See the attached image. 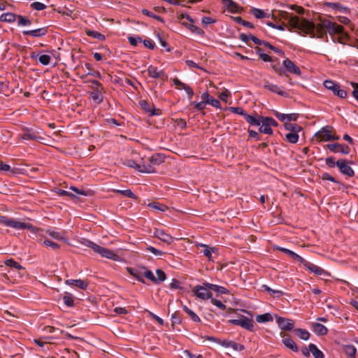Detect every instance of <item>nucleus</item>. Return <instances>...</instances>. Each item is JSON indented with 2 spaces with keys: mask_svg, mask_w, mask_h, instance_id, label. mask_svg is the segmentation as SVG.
<instances>
[{
  "mask_svg": "<svg viewBox=\"0 0 358 358\" xmlns=\"http://www.w3.org/2000/svg\"><path fill=\"white\" fill-rule=\"evenodd\" d=\"M290 24L293 29H299L308 34L311 38L317 36L322 38L326 34V27H323V20H321L320 23L315 24L306 19L300 20L297 16H294L290 19Z\"/></svg>",
  "mask_w": 358,
  "mask_h": 358,
  "instance_id": "1",
  "label": "nucleus"
},
{
  "mask_svg": "<svg viewBox=\"0 0 358 358\" xmlns=\"http://www.w3.org/2000/svg\"><path fill=\"white\" fill-rule=\"evenodd\" d=\"M82 243L86 247L92 248L94 252L99 254L103 257L113 260H116L118 258V255L113 250L101 247L88 239H84Z\"/></svg>",
  "mask_w": 358,
  "mask_h": 358,
  "instance_id": "2",
  "label": "nucleus"
},
{
  "mask_svg": "<svg viewBox=\"0 0 358 358\" xmlns=\"http://www.w3.org/2000/svg\"><path fill=\"white\" fill-rule=\"evenodd\" d=\"M0 224L9 227L13 229H24L30 228V225L29 224H26L24 222H21L16 221L13 219L8 218L6 216H3L0 215Z\"/></svg>",
  "mask_w": 358,
  "mask_h": 358,
  "instance_id": "3",
  "label": "nucleus"
},
{
  "mask_svg": "<svg viewBox=\"0 0 358 358\" xmlns=\"http://www.w3.org/2000/svg\"><path fill=\"white\" fill-rule=\"evenodd\" d=\"M229 324L241 326V327L249 330L253 331L254 321L252 319H249L245 316L241 315L238 319L229 320Z\"/></svg>",
  "mask_w": 358,
  "mask_h": 358,
  "instance_id": "4",
  "label": "nucleus"
},
{
  "mask_svg": "<svg viewBox=\"0 0 358 358\" xmlns=\"http://www.w3.org/2000/svg\"><path fill=\"white\" fill-rule=\"evenodd\" d=\"M324 86L332 91L334 94L341 99H344L347 96V93L345 90H341L338 84L335 83L332 80H325L324 82Z\"/></svg>",
  "mask_w": 358,
  "mask_h": 358,
  "instance_id": "5",
  "label": "nucleus"
},
{
  "mask_svg": "<svg viewBox=\"0 0 358 358\" xmlns=\"http://www.w3.org/2000/svg\"><path fill=\"white\" fill-rule=\"evenodd\" d=\"M40 132L33 128H23V133L20 134L23 140L29 141L33 140L39 141L42 138L39 136Z\"/></svg>",
  "mask_w": 358,
  "mask_h": 358,
  "instance_id": "6",
  "label": "nucleus"
},
{
  "mask_svg": "<svg viewBox=\"0 0 358 358\" xmlns=\"http://www.w3.org/2000/svg\"><path fill=\"white\" fill-rule=\"evenodd\" d=\"M336 166L339 169L341 173L348 177H352L355 175L353 169L349 166V163L346 159H341L336 162Z\"/></svg>",
  "mask_w": 358,
  "mask_h": 358,
  "instance_id": "7",
  "label": "nucleus"
},
{
  "mask_svg": "<svg viewBox=\"0 0 358 358\" xmlns=\"http://www.w3.org/2000/svg\"><path fill=\"white\" fill-rule=\"evenodd\" d=\"M210 289H208L207 287L203 285H196L194 289L193 292H194V294L201 299L206 300L212 298V293L210 292Z\"/></svg>",
  "mask_w": 358,
  "mask_h": 358,
  "instance_id": "8",
  "label": "nucleus"
},
{
  "mask_svg": "<svg viewBox=\"0 0 358 358\" xmlns=\"http://www.w3.org/2000/svg\"><path fill=\"white\" fill-rule=\"evenodd\" d=\"M323 27H326V29L330 35L334 34H342L344 29L343 27L329 21V20H323Z\"/></svg>",
  "mask_w": 358,
  "mask_h": 358,
  "instance_id": "9",
  "label": "nucleus"
},
{
  "mask_svg": "<svg viewBox=\"0 0 358 358\" xmlns=\"http://www.w3.org/2000/svg\"><path fill=\"white\" fill-rule=\"evenodd\" d=\"M276 322L280 329L283 331H291L294 327V322L288 318L279 317L275 315Z\"/></svg>",
  "mask_w": 358,
  "mask_h": 358,
  "instance_id": "10",
  "label": "nucleus"
},
{
  "mask_svg": "<svg viewBox=\"0 0 358 358\" xmlns=\"http://www.w3.org/2000/svg\"><path fill=\"white\" fill-rule=\"evenodd\" d=\"M327 149H329L331 152L334 153H341L343 155H348L350 152V148L349 146L340 144V143H332L327 144L325 146Z\"/></svg>",
  "mask_w": 358,
  "mask_h": 358,
  "instance_id": "11",
  "label": "nucleus"
},
{
  "mask_svg": "<svg viewBox=\"0 0 358 358\" xmlns=\"http://www.w3.org/2000/svg\"><path fill=\"white\" fill-rule=\"evenodd\" d=\"M48 27H43L35 29L24 30L22 33L24 36H30L33 38H41L48 34Z\"/></svg>",
  "mask_w": 358,
  "mask_h": 358,
  "instance_id": "12",
  "label": "nucleus"
},
{
  "mask_svg": "<svg viewBox=\"0 0 358 358\" xmlns=\"http://www.w3.org/2000/svg\"><path fill=\"white\" fill-rule=\"evenodd\" d=\"M138 104L145 113H149L151 116L161 114L159 109L155 108L153 104H150L145 100H140Z\"/></svg>",
  "mask_w": 358,
  "mask_h": 358,
  "instance_id": "13",
  "label": "nucleus"
},
{
  "mask_svg": "<svg viewBox=\"0 0 358 358\" xmlns=\"http://www.w3.org/2000/svg\"><path fill=\"white\" fill-rule=\"evenodd\" d=\"M153 236L159 238L160 241L169 245L171 244L173 241V238L171 235L166 234L164 231L159 229H155Z\"/></svg>",
  "mask_w": 358,
  "mask_h": 358,
  "instance_id": "14",
  "label": "nucleus"
},
{
  "mask_svg": "<svg viewBox=\"0 0 358 358\" xmlns=\"http://www.w3.org/2000/svg\"><path fill=\"white\" fill-rule=\"evenodd\" d=\"M283 66L285 69V71H288L289 73H294L297 76H300L301 73V71L300 69L295 65V64L291 61L289 59H285L283 62Z\"/></svg>",
  "mask_w": 358,
  "mask_h": 358,
  "instance_id": "15",
  "label": "nucleus"
},
{
  "mask_svg": "<svg viewBox=\"0 0 358 358\" xmlns=\"http://www.w3.org/2000/svg\"><path fill=\"white\" fill-rule=\"evenodd\" d=\"M306 268L310 270L311 272L314 273L317 275H322L323 274H327V273L321 267L315 265L306 259L301 263Z\"/></svg>",
  "mask_w": 358,
  "mask_h": 358,
  "instance_id": "16",
  "label": "nucleus"
},
{
  "mask_svg": "<svg viewBox=\"0 0 358 358\" xmlns=\"http://www.w3.org/2000/svg\"><path fill=\"white\" fill-rule=\"evenodd\" d=\"M173 83L176 85V88H178V90H181V89L184 90L186 92V93L187 94L189 99H192V98L194 95V92H193L192 89L189 85H186L185 83H182L177 78H175L173 80Z\"/></svg>",
  "mask_w": 358,
  "mask_h": 358,
  "instance_id": "17",
  "label": "nucleus"
},
{
  "mask_svg": "<svg viewBox=\"0 0 358 358\" xmlns=\"http://www.w3.org/2000/svg\"><path fill=\"white\" fill-rule=\"evenodd\" d=\"M315 136L318 138L320 141H329L331 138V130L327 127H322L320 130L315 133Z\"/></svg>",
  "mask_w": 358,
  "mask_h": 358,
  "instance_id": "18",
  "label": "nucleus"
},
{
  "mask_svg": "<svg viewBox=\"0 0 358 358\" xmlns=\"http://www.w3.org/2000/svg\"><path fill=\"white\" fill-rule=\"evenodd\" d=\"M201 99L204 101L206 105V104H210L212 106L216 108H221V104L220 103V101L217 100V99H214L213 97H212L208 91L203 92L202 94H201Z\"/></svg>",
  "mask_w": 358,
  "mask_h": 358,
  "instance_id": "19",
  "label": "nucleus"
},
{
  "mask_svg": "<svg viewBox=\"0 0 358 358\" xmlns=\"http://www.w3.org/2000/svg\"><path fill=\"white\" fill-rule=\"evenodd\" d=\"M263 87L264 89H266L268 90H269L273 93H276L279 95H281L283 96H287V93H286L285 92L282 90L281 88L278 85L270 83L268 81H265Z\"/></svg>",
  "mask_w": 358,
  "mask_h": 358,
  "instance_id": "20",
  "label": "nucleus"
},
{
  "mask_svg": "<svg viewBox=\"0 0 358 358\" xmlns=\"http://www.w3.org/2000/svg\"><path fill=\"white\" fill-rule=\"evenodd\" d=\"M274 248L277 250H279V251H281V252L285 253L286 255H289L292 259H293L294 260H295L298 262L302 263V262L304 259L303 257H301V256H299V255H297L296 253L294 252L293 251H292L289 249H287V248H282L280 246H278V245L274 246Z\"/></svg>",
  "mask_w": 358,
  "mask_h": 358,
  "instance_id": "21",
  "label": "nucleus"
},
{
  "mask_svg": "<svg viewBox=\"0 0 358 358\" xmlns=\"http://www.w3.org/2000/svg\"><path fill=\"white\" fill-rule=\"evenodd\" d=\"M127 271L128 273L134 276L137 280L141 282L145 283V280L143 278V270L142 267H139L138 268H127Z\"/></svg>",
  "mask_w": 358,
  "mask_h": 358,
  "instance_id": "22",
  "label": "nucleus"
},
{
  "mask_svg": "<svg viewBox=\"0 0 358 358\" xmlns=\"http://www.w3.org/2000/svg\"><path fill=\"white\" fill-rule=\"evenodd\" d=\"M65 283L68 285H74L81 289H87L88 287V282L85 280L81 279L77 280H66Z\"/></svg>",
  "mask_w": 358,
  "mask_h": 358,
  "instance_id": "23",
  "label": "nucleus"
},
{
  "mask_svg": "<svg viewBox=\"0 0 358 358\" xmlns=\"http://www.w3.org/2000/svg\"><path fill=\"white\" fill-rule=\"evenodd\" d=\"M147 71L148 76L153 78H160L165 76L164 71L159 70L157 67L152 65L148 68Z\"/></svg>",
  "mask_w": 358,
  "mask_h": 358,
  "instance_id": "24",
  "label": "nucleus"
},
{
  "mask_svg": "<svg viewBox=\"0 0 358 358\" xmlns=\"http://www.w3.org/2000/svg\"><path fill=\"white\" fill-rule=\"evenodd\" d=\"M220 344L225 348H231L236 351H242L245 349L243 345L232 341L224 340L220 342Z\"/></svg>",
  "mask_w": 358,
  "mask_h": 358,
  "instance_id": "25",
  "label": "nucleus"
},
{
  "mask_svg": "<svg viewBox=\"0 0 358 358\" xmlns=\"http://www.w3.org/2000/svg\"><path fill=\"white\" fill-rule=\"evenodd\" d=\"M260 125L261 127L259 129V132L269 135L273 134V130L266 122L264 116H261Z\"/></svg>",
  "mask_w": 358,
  "mask_h": 358,
  "instance_id": "26",
  "label": "nucleus"
},
{
  "mask_svg": "<svg viewBox=\"0 0 358 358\" xmlns=\"http://www.w3.org/2000/svg\"><path fill=\"white\" fill-rule=\"evenodd\" d=\"M312 330L315 334L318 336H324L327 334V328L322 324L320 323H313L312 324Z\"/></svg>",
  "mask_w": 358,
  "mask_h": 358,
  "instance_id": "27",
  "label": "nucleus"
},
{
  "mask_svg": "<svg viewBox=\"0 0 358 358\" xmlns=\"http://www.w3.org/2000/svg\"><path fill=\"white\" fill-rule=\"evenodd\" d=\"M203 285L207 287L210 290H213L219 294H228L229 291L224 287L217 285L211 284L207 282H203Z\"/></svg>",
  "mask_w": 358,
  "mask_h": 358,
  "instance_id": "28",
  "label": "nucleus"
},
{
  "mask_svg": "<svg viewBox=\"0 0 358 358\" xmlns=\"http://www.w3.org/2000/svg\"><path fill=\"white\" fill-rule=\"evenodd\" d=\"M139 166H140L138 167V171L139 172L148 173L155 172V169L149 161L148 163L143 162V164H140Z\"/></svg>",
  "mask_w": 358,
  "mask_h": 358,
  "instance_id": "29",
  "label": "nucleus"
},
{
  "mask_svg": "<svg viewBox=\"0 0 358 358\" xmlns=\"http://www.w3.org/2000/svg\"><path fill=\"white\" fill-rule=\"evenodd\" d=\"M244 118L245 121L252 126L260 125L261 115H251L247 113Z\"/></svg>",
  "mask_w": 358,
  "mask_h": 358,
  "instance_id": "30",
  "label": "nucleus"
},
{
  "mask_svg": "<svg viewBox=\"0 0 358 358\" xmlns=\"http://www.w3.org/2000/svg\"><path fill=\"white\" fill-rule=\"evenodd\" d=\"M148 161L155 167V166H157V165L162 164L164 162V157L162 154L156 153V154H154L150 157H149Z\"/></svg>",
  "mask_w": 358,
  "mask_h": 358,
  "instance_id": "31",
  "label": "nucleus"
},
{
  "mask_svg": "<svg viewBox=\"0 0 358 358\" xmlns=\"http://www.w3.org/2000/svg\"><path fill=\"white\" fill-rule=\"evenodd\" d=\"M225 6L227 9L233 13H237L238 10V6L232 0H220Z\"/></svg>",
  "mask_w": 358,
  "mask_h": 358,
  "instance_id": "32",
  "label": "nucleus"
},
{
  "mask_svg": "<svg viewBox=\"0 0 358 358\" xmlns=\"http://www.w3.org/2000/svg\"><path fill=\"white\" fill-rule=\"evenodd\" d=\"M17 15L13 13H3L0 16V21L1 22H14L16 19H17Z\"/></svg>",
  "mask_w": 358,
  "mask_h": 358,
  "instance_id": "33",
  "label": "nucleus"
},
{
  "mask_svg": "<svg viewBox=\"0 0 358 358\" xmlns=\"http://www.w3.org/2000/svg\"><path fill=\"white\" fill-rule=\"evenodd\" d=\"M326 5L327 7L332 9H336L345 13H349L350 9L348 7H343L340 3L334 2H327Z\"/></svg>",
  "mask_w": 358,
  "mask_h": 358,
  "instance_id": "34",
  "label": "nucleus"
},
{
  "mask_svg": "<svg viewBox=\"0 0 358 358\" xmlns=\"http://www.w3.org/2000/svg\"><path fill=\"white\" fill-rule=\"evenodd\" d=\"M282 343L287 348L294 352H297L299 348L295 342L290 338H286L282 340Z\"/></svg>",
  "mask_w": 358,
  "mask_h": 358,
  "instance_id": "35",
  "label": "nucleus"
},
{
  "mask_svg": "<svg viewBox=\"0 0 358 358\" xmlns=\"http://www.w3.org/2000/svg\"><path fill=\"white\" fill-rule=\"evenodd\" d=\"M309 348L315 358H324V355L323 352L317 348V347L313 344H309Z\"/></svg>",
  "mask_w": 358,
  "mask_h": 358,
  "instance_id": "36",
  "label": "nucleus"
},
{
  "mask_svg": "<svg viewBox=\"0 0 358 358\" xmlns=\"http://www.w3.org/2000/svg\"><path fill=\"white\" fill-rule=\"evenodd\" d=\"M250 13L257 18V19H262L265 17H268V15H267L263 10L257 8H252L250 10Z\"/></svg>",
  "mask_w": 358,
  "mask_h": 358,
  "instance_id": "37",
  "label": "nucleus"
},
{
  "mask_svg": "<svg viewBox=\"0 0 358 358\" xmlns=\"http://www.w3.org/2000/svg\"><path fill=\"white\" fill-rule=\"evenodd\" d=\"M90 97L98 103H101L103 101L101 89L96 88L95 91L90 92Z\"/></svg>",
  "mask_w": 358,
  "mask_h": 358,
  "instance_id": "38",
  "label": "nucleus"
},
{
  "mask_svg": "<svg viewBox=\"0 0 358 358\" xmlns=\"http://www.w3.org/2000/svg\"><path fill=\"white\" fill-rule=\"evenodd\" d=\"M142 270H143V277H145L146 278H148L152 282L157 284V278H156V277H155L154 274L152 273V272L150 270L148 269L145 266H142Z\"/></svg>",
  "mask_w": 358,
  "mask_h": 358,
  "instance_id": "39",
  "label": "nucleus"
},
{
  "mask_svg": "<svg viewBox=\"0 0 358 358\" xmlns=\"http://www.w3.org/2000/svg\"><path fill=\"white\" fill-rule=\"evenodd\" d=\"M256 320L257 322H259V323H264V322H272L273 321V317L272 315L268 313H264V314H262V315H259L256 317Z\"/></svg>",
  "mask_w": 358,
  "mask_h": 358,
  "instance_id": "40",
  "label": "nucleus"
},
{
  "mask_svg": "<svg viewBox=\"0 0 358 358\" xmlns=\"http://www.w3.org/2000/svg\"><path fill=\"white\" fill-rule=\"evenodd\" d=\"M343 351L346 355L351 358H355L356 355V348L351 345H346L343 347Z\"/></svg>",
  "mask_w": 358,
  "mask_h": 358,
  "instance_id": "41",
  "label": "nucleus"
},
{
  "mask_svg": "<svg viewBox=\"0 0 358 358\" xmlns=\"http://www.w3.org/2000/svg\"><path fill=\"white\" fill-rule=\"evenodd\" d=\"M285 128L286 130L290 131V132L292 133H298L302 129L301 126L296 124H292L289 122L285 123Z\"/></svg>",
  "mask_w": 358,
  "mask_h": 358,
  "instance_id": "42",
  "label": "nucleus"
},
{
  "mask_svg": "<svg viewBox=\"0 0 358 358\" xmlns=\"http://www.w3.org/2000/svg\"><path fill=\"white\" fill-rule=\"evenodd\" d=\"M183 310L188 314L191 320L194 322H199L201 321L199 317L192 310L188 308L186 306H183Z\"/></svg>",
  "mask_w": 358,
  "mask_h": 358,
  "instance_id": "43",
  "label": "nucleus"
},
{
  "mask_svg": "<svg viewBox=\"0 0 358 358\" xmlns=\"http://www.w3.org/2000/svg\"><path fill=\"white\" fill-rule=\"evenodd\" d=\"M17 25L19 27L29 26L31 24V20L25 16L18 15H17Z\"/></svg>",
  "mask_w": 358,
  "mask_h": 358,
  "instance_id": "44",
  "label": "nucleus"
},
{
  "mask_svg": "<svg viewBox=\"0 0 358 358\" xmlns=\"http://www.w3.org/2000/svg\"><path fill=\"white\" fill-rule=\"evenodd\" d=\"M201 246L204 248V249L201 251V252L208 258V259H211L212 253L215 252V248L209 247L207 245L202 244Z\"/></svg>",
  "mask_w": 358,
  "mask_h": 358,
  "instance_id": "45",
  "label": "nucleus"
},
{
  "mask_svg": "<svg viewBox=\"0 0 358 358\" xmlns=\"http://www.w3.org/2000/svg\"><path fill=\"white\" fill-rule=\"evenodd\" d=\"M285 138L290 143H296L299 140L298 133L289 132L285 134Z\"/></svg>",
  "mask_w": 358,
  "mask_h": 358,
  "instance_id": "46",
  "label": "nucleus"
},
{
  "mask_svg": "<svg viewBox=\"0 0 358 358\" xmlns=\"http://www.w3.org/2000/svg\"><path fill=\"white\" fill-rule=\"evenodd\" d=\"M294 331L299 333V336L302 340L308 341L310 338V333L306 329H296Z\"/></svg>",
  "mask_w": 358,
  "mask_h": 358,
  "instance_id": "47",
  "label": "nucleus"
},
{
  "mask_svg": "<svg viewBox=\"0 0 358 358\" xmlns=\"http://www.w3.org/2000/svg\"><path fill=\"white\" fill-rule=\"evenodd\" d=\"M5 264L10 268H15L17 270H24V268L17 262L13 259H8L5 262Z\"/></svg>",
  "mask_w": 358,
  "mask_h": 358,
  "instance_id": "48",
  "label": "nucleus"
},
{
  "mask_svg": "<svg viewBox=\"0 0 358 358\" xmlns=\"http://www.w3.org/2000/svg\"><path fill=\"white\" fill-rule=\"evenodd\" d=\"M87 35L89 36H91L94 38H96V39H99L100 41H103L105 40V36L103 35L101 33H99L96 31H94V30H87Z\"/></svg>",
  "mask_w": 358,
  "mask_h": 358,
  "instance_id": "49",
  "label": "nucleus"
},
{
  "mask_svg": "<svg viewBox=\"0 0 358 358\" xmlns=\"http://www.w3.org/2000/svg\"><path fill=\"white\" fill-rule=\"evenodd\" d=\"M339 34L341 36L339 37H338V38H337L338 43L344 44V45L350 43V36L347 33H344L343 31L342 34Z\"/></svg>",
  "mask_w": 358,
  "mask_h": 358,
  "instance_id": "50",
  "label": "nucleus"
},
{
  "mask_svg": "<svg viewBox=\"0 0 358 358\" xmlns=\"http://www.w3.org/2000/svg\"><path fill=\"white\" fill-rule=\"evenodd\" d=\"M46 234H48L50 236L56 240H62L66 241V238L61 235V234L58 231H51V230H47Z\"/></svg>",
  "mask_w": 358,
  "mask_h": 358,
  "instance_id": "51",
  "label": "nucleus"
},
{
  "mask_svg": "<svg viewBox=\"0 0 358 358\" xmlns=\"http://www.w3.org/2000/svg\"><path fill=\"white\" fill-rule=\"evenodd\" d=\"M264 291L269 292L271 295L274 296H280L282 295V292L280 290H275L270 288L268 285H264L262 286Z\"/></svg>",
  "mask_w": 358,
  "mask_h": 358,
  "instance_id": "52",
  "label": "nucleus"
},
{
  "mask_svg": "<svg viewBox=\"0 0 358 358\" xmlns=\"http://www.w3.org/2000/svg\"><path fill=\"white\" fill-rule=\"evenodd\" d=\"M234 20L237 23L241 24H242L244 27H248V28H251V29L254 28V25L251 22L243 20L242 17H234Z\"/></svg>",
  "mask_w": 358,
  "mask_h": 358,
  "instance_id": "53",
  "label": "nucleus"
},
{
  "mask_svg": "<svg viewBox=\"0 0 358 358\" xmlns=\"http://www.w3.org/2000/svg\"><path fill=\"white\" fill-rule=\"evenodd\" d=\"M188 29H189L192 33L199 36H203L204 34V31L200 27L194 24H189Z\"/></svg>",
  "mask_w": 358,
  "mask_h": 358,
  "instance_id": "54",
  "label": "nucleus"
},
{
  "mask_svg": "<svg viewBox=\"0 0 358 358\" xmlns=\"http://www.w3.org/2000/svg\"><path fill=\"white\" fill-rule=\"evenodd\" d=\"M115 192H116L117 193H120V194H121L122 195H123V196H124L126 197H129V198H132V199H136V197L135 194L130 189H126V190H119V189H117V190H115Z\"/></svg>",
  "mask_w": 358,
  "mask_h": 358,
  "instance_id": "55",
  "label": "nucleus"
},
{
  "mask_svg": "<svg viewBox=\"0 0 358 358\" xmlns=\"http://www.w3.org/2000/svg\"><path fill=\"white\" fill-rule=\"evenodd\" d=\"M156 274L157 275V277L156 278L157 280V284L160 282L164 281L166 278V273L162 269H157Z\"/></svg>",
  "mask_w": 358,
  "mask_h": 358,
  "instance_id": "56",
  "label": "nucleus"
},
{
  "mask_svg": "<svg viewBox=\"0 0 358 358\" xmlns=\"http://www.w3.org/2000/svg\"><path fill=\"white\" fill-rule=\"evenodd\" d=\"M142 13L146 16L156 19L158 21L163 22V19L160 16L154 14L153 13H152L151 11H150L147 9H143Z\"/></svg>",
  "mask_w": 358,
  "mask_h": 358,
  "instance_id": "57",
  "label": "nucleus"
},
{
  "mask_svg": "<svg viewBox=\"0 0 358 358\" xmlns=\"http://www.w3.org/2000/svg\"><path fill=\"white\" fill-rule=\"evenodd\" d=\"M31 7L36 10H43L47 8V6L41 2H34L31 4Z\"/></svg>",
  "mask_w": 358,
  "mask_h": 358,
  "instance_id": "58",
  "label": "nucleus"
},
{
  "mask_svg": "<svg viewBox=\"0 0 358 358\" xmlns=\"http://www.w3.org/2000/svg\"><path fill=\"white\" fill-rule=\"evenodd\" d=\"M51 57L48 55H42L38 57L39 62L43 65H48L50 62Z\"/></svg>",
  "mask_w": 358,
  "mask_h": 358,
  "instance_id": "59",
  "label": "nucleus"
},
{
  "mask_svg": "<svg viewBox=\"0 0 358 358\" xmlns=\"http://www.w3.org/2000/svg\"><path fill=\"white\" fill-rule=\"evenodd\" d=\"M43 244L44 246L47 248H51L52 250H55L59 248V245L57 243L50 240H45Z\"/></svg>",
  "mask_w": 358,
  "mask_h": 358,
  "instance_id": "60",
  "label": "nucleus"
},
{
  "mask_svg": "<svg viewBox=\"0 0 358 358\" xmlns=\"http://www.w3.org/2000/svg\"><path fill=\"white\" fill-rule=\"evenodd\" d=\"M229 110L234 113L241 115L243 117H245L247 114L245 110L241 107H230Z\"/></svg>",
  "mask_w": 358,
  "mask_h": 358,
  "instance_id": "61",
  "label": "nucleus"
},
{
  "mask_svg": "<svg viewBox=\"0 0 358 358\" xmlns=\"http://www.w3.org/2000/svg\"><path fill=\"white\" fill-rule=\"evenodd\" d=\"M64 303L68 307H73L74 306L73 298L70 295H65L63 297Z\"/></svg>",
  "mask_w": 358,
  "mask_h": 358,
  "instance_id": "62",
  "label": "nucleus"
},
{
  "mask_svg": "<svg viewBox=\"0 0 358 358\" xmlns=\"http://www.w3.org/2000/svg\"><path fill=\"white\" fill-rule=\"evenodd\" d=\"M191 105L194 106V108L197 111L203 110L206 106L203 100L200 102L192 101L191 102Z\"/></svg>",
  "mask_w": 358,
  "mask_h": 358,
  "instance_id": "63",
  "label": "nucleus"
},
{
  "mask_svg": "<svg viewBox=\"0 0 358 358\" xmlns=\"http://www.w3.org/2000/svg\"><path fill=\"white\" fill-rule=\"evenodd\" d=\"M122 163L124 165H125L128 167H130V168H134V169H136L137 171H138V167L140 166H139L140 164H136V162L132 159H125Z\"/></svg>",
  "mask_w": 358,
  "mask_h": 358,
  "instance_id": "64",
  "label": "nucleus"
}]
</instances>
